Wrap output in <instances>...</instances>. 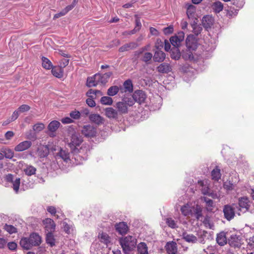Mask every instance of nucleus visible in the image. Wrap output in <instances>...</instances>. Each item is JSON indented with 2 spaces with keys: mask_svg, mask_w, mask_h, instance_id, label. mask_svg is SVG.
Instances as JSON below:
<instances>
[{
  "mask_svg": "<svg viewBox=\"0 0 254 254\" xmlns=\"http://www.w3.org/2000/svg\"><path fill=\"white\" fill-rule=\"evenodd\" d=\"M19 113H20L17 110L14 111L10 117V119L8 120V121H7V122L5 124V125L11 122H13V121H15V120H16L19 116Z\"/></svg>",
  "mask_w": 254,
  "mask_h": 254,
  "instance_id": "59",
  "label": "nucleus"
},
{
  "mask_svg": "<svg viewBox=\"0 0 254 254\" xmlns=\"http://www.w3.org/2000/svg\"><path fill=\"white\" fill-rule=\"evenodd\" d=\"M69 63V60L67 59H62L59 62V66L64 69Z\"/></svg>",
  "mask_w": 254,
  "mask_h": 254,
  "instance_id": "62",
  "label": "nucleus"
},
{
  "mask_svg": "<svg viewBox=\"0 0 254 254\" xmlns=\"http://www.w3.org/2000/svg\"><path fill=\"white\" fill-rule=\"evenodd\" d=\"M74 7L73 5H69L63 9L59 14L61 16L65 15L69 11L71 10Z\"/></svg>",
  "mask_w": 254,
  "mask_h": 254,
  "instance_id": "58",
  "label": "nucleus"
},
{
  "mask_svg": "<svg viewBox=\"0 0 254 254\" xmlns=\"http://www.w3.org/2000/svg\"><path fill=\"white\" fill-rule=\"evenodd\" d=\"M5 180L6 182L12 184V188L16 193H17L19 190V186L20 184V179L19 178H16L14 179L13 175L8 174L5 176Z\"/></svg>",
  "mask_w": 254,
  "mask_h": 254,
  "instance_id": "8",
  "label": "nucleus"
},
{
  "mask_svg": "<svg viewBox=\"0 0 254 254\" xmlns=\"http://www.w3.org/2000/svg\"><path fill=\"white\" fill-rule=\"evenodd\" d=\"M226 11V16L229 18L236 16L238 13V9L235 8L234 7H229L228 9H225Z\"/></svg>",
  "mask_w": 254,
  "mask_h": 254,
  "instance_id": "42",
  "label": "nucleus"
},
{
  "mask_svg": "<svg viewBox=\"0 0 254 254\" xmlns=\"http://www.w3.org/2000/svg\"><path fill=\"white\" fill-rule=\"evenodd\" d=\"M196 42L195 36L192 34L188 35L186 40V45L189 48H191L195 44Z\"/></svg>",
  "mask_w": 254,
  "mask_h": 254,
  "instance_id": "29",
  "label": "nucleus"
},
{
  "mask_svg": "<svg viewBox=\"0 0 254 254\" xmlns=\"http://www.w3.org/2000/svg\"><path fill=\"white\" fill-rule=\"evenodd\" d=\"M51 72L54 76L58 78H61L64 76V69L59 66L52 67Z\"/></svg>",
  "mask_w": 254,
  "mask_h": 254,
  "instance_id": "27",
  "label": "nucleus"
},
{
  "mask_svg": "<svg viewBox=\"0 0 254 254\" xmlns=\"http://www.w3.org/2000/svg\"><path fill=\"white\" fill-rule=\"evenodd\" d=\"M166 250L168 254H176L177 253V246L175 242H168L166 246Z\"/></svg>",
  "mask_w": 254,
  "mask_h": 254,
  "instance_id": "20",
  "label": "nucleus"
},
{
  "mask_svg": "<svg viewBox=\"0 0 254 254\" xmlns=\"http://www.w3.org/2000/svg\"><path fill=\"white\" fill-rule=\"evenodd\" d=\"M137 47H138V44L134 42H131L128 43H126L121 46L119 49V51L120 52H124L126 51H129L130 50H133L135 49Z\"/></svg>",
  "mask_w": 254,
  "mask_h": 254,
  "instance_id": "21",
  "label": "nucleus"
},
{
  "mask_svg": "<svg viewBox=\"0 0 254 254\" xmlns=\"http://www.w3.org/2000/svg\"><path fill=\"white\" fill-rule=\"evenodd\" d=\"M60 123L56 120L50 123L48 126V129L49 131L48 134L50 137H55L56 136L55 132L60 127Z\"/></svg>",
  "mask_w": 254,
  "mask_h": 254,
  "instance_id": "10",
  "label": "nucleus"
},
{
  "mask_svg": "<svg viewBox=\"0 0 254 254\" xmlns=\"http://www.w3.org/2000/svg\"><path fill=\"white\" fill-rule=\"evenodd\" d=\"M251 206L250 201L247 197H241L238 200V206L237 205L236 208L238 211V214L240 215V212L245 213L248 211Z\"/></svg>",
  "mask_w": 254,
  "mask_h": 254,
  "instance_id": "5",
  "label": "nucleus"
},
{
  "mask_svg": "<svg viewBox=\"0 0 254 254\" xmlns=\"http://www.w3.org/2000/svg\"><path fill=\"white\" fill-rule=\"evenodd\" d=\"M31 145V141L29 140L23 141L15 146L14 150L16 152H22L29 149Z\"/></svg>",
  "mask_w": 254,
  "mask_h": 254,
  "instance_id": "13",
  "label": "nucleus"
},
{
  "mask_svg": "<svg viewBox=\"0 0 254 254\" xmlns=\"http://www.w3.org/2000/svg\"><path fill=\"white\" fill-rule=\"evenodd\" d=\"M158 71L160 73H168L171 70L169 64L164 63L157 67Z\"/></svg>",
  "mask_w": 254,
  "mask_h": 254,
  "instance_id": "30",
  "label": "nucleus"
},
{
  "mask_svg": "<svg viewBox=\"0 0 254 254\" xmlns=\"http://www.w3.org/2000/svg\"><path fill=\"white\" fill-rule=\"evenodd\" d=\"M4 229L9 234L15 233L17 232V229L12 225L5 224Z\"/></svg>",
  "mask_w": 254,
  "mask_h": 254,
  "instance_id": "54",
  "label": "nucleus"
},
{
  "mask_svg": "<svg viewBox=\"0 0 254 254\" xmlns=\"http://www.w3.org/2000/svg\"><path fill=\"white\" fill-rule=\"evenodd\" d=\"M89 119L92 123L97 125H100L104 123V119L97 114H92L90 115Z\"/></svg>",
  "mask_w": 254,
  "mask_h": 254,
  "instance_id": "23",
  "label": "nucleus"
},
{
  "mask_svg": "<svg viewBox=\"0 0 254 254\" xmlns=\"http://www.w3.org/2000/svg\"><path fill=\"white\" fill-rule=\"evenodd\" d=\"M42 66L47 69H51L53 67L52 62L47 58L42 57Z\"/></svg>",
  "mask_w": 254,
  "mask_h": 254,
  "instance_id": "41",
  "label": "nucleus"
},
{
  "mask_svg": "<svg viewBox=\"0 0 254 254\" xmlns=\"http://www.w3.org/2000/svg\"><path fill=\"white\" fill-rule=\"evenodd\" d=\"M237 204L233 203L232 205L226 204L223 206V212L224 218L228 221H230L234 218L235 215V209Z\"/></svg>",
  "mask_w": 254,
  "mask_h": 254,
  "instance_id": "4",
  "label": "nucleus"
},
{
  "mask_svg": "<svg viewBox=\"0 0 254 254\" xmlns=\"http://www.w3.org/2000/svg\"><path fill=\"white\" fill-rule=\"evenodd\" d=\"M192 207H191L189 204H186L183 205L181 208V211L184 216H189L192 215Z\"/></svg>",
  "mask_w": 254,
  "mask_h": 254,
  "instance_id": "35",
  "label": "nucleus"
},
{
  "mask_svg": "<svg viewBox=\"0 0 254 254\" xmlns=\"http://www.w3.org/2000/svg\"><path fill=\"white\" fill-rule=\"evenodd\" d=\"M81 133L85 137H93L95 136L97 130L96 128L93 126L88 125L84 126L81 130Z\"/></svg>",
  "mask_w": 254,
  "mask_h": 254,
  "instance_id": "7",
  "label": "nucleus"
},
{
  "mask_svg": "<svg viewBox=\"0 0 254 254\" xmlns=\"http://www.w3.org/2000/svg\"><path fill=\"white\" fill-rule=\"evenodd\" d=\"M152 57L153 55L151 53L146 52L143 54L141 60L146 64H148L150 63L149 62L152 59Z\"/></svg>",
  "mask_w": 254,
  "mask_h": 254,
  "instance_id": "46",
  "label": "nucleus"
},
{
  "mask_svg": "<svg viewBox=\"0 0 254 254\" xmlns=\"http://www.w3.org/2000/svg\"><path fill=\"white\" fill-rule=\"evenodd\" d=\"M57 157L62 159L64 162L67 163L70 161H72V159H70V154L68 150L66 149H64L60 148V151L57 154Z\"/></svg>",
  "mask_w": 254,
  "mask_h": 254,
  "instance_id": "15",
  "label": "nucleus"
},
{
  "mask_svg": "<svg viewBox=\"0 0 254 254\" xmlns=\"http://www.w3.org/2000/svg\"><path fill=\"white\" fill-rule=\"evenodd\" d=\"M194 216L197 220H199L202 216V208L199 205L193 206L192 209V215Z\"/></svg>",
  "mask_w": 254,
  "mask_h": 254,
  "instance_id": "28",
  "label": "nucleus"
},
{
  "mask_svg": "<svg viewBox=\"0 0 254 254\" xmlns=\"http://www.w3.org/2000/svg\"><path fill=\"white\" fill-rule=\"evenodd\" d=\"M213 22V18L209 15L204 16L201 20L202 24L205 29L210 28Z\"/></svg>",
  "mask_w": 254,
  "mask_h": 254,
  "instance_id": "19",
  "label": "nucleus"
},
{
  "mask_svg": "<svg viewBox=\"0 0 254 254\" xmlns=\"http://www.w3.org/2000/svg\"><path fill=\"white\" fill-rule=\"evenodd\" d=\"M74 7L73 5H69L63 9L59 14L61 16L65 15L69 11L71 10Z\"/></svg>",
  "mask_w": 254,
  "mask_h": 254,
  "instance_id": "57",
  "label": "nucleus"
},
{
  "mask_svg": "<svg viewBox=\"0 0 254 254\" xmlns=\"http://www.w3.org/2000/svg\"><path fill=\"white\" fill-rule=\"evenodd\" d=\"M105 115L110 119H117L120 116L117 109L112 107L106 108L105 109Z\"/></svg>",
  "mask_w": 254,
  "mask_h": 254,
  "instance_id": "16",
  "label": "nucleus"
},
{
  "mask_svg": "<svg viewBox=\"0 0 254 254\" xmlns=\"http://www.w3.org/2000/svg\"><path fill=\"white\" fill-rule=\"evenodd\" d=\"M182 57L185 60H192L193 56L192 53L190 51H188L182 54Z\"/></svg>",
  "mask_w": 254,
  "mask_h": 254,
  "instance_id": "55",
  "label": "nucleus"
},
{
  "mask_svg": "<svg viewBox=\"0 0 254 254\" xmlns=\"http://www.w3.org/2000/svg\"><path fill=\"white\" fill-rule=\"evenodd\" d=\"M202 199L206 203L207 209L208 211H211L213 207V201L207 197H203Z\"/></svg>",
  "mask_w": 254,
  "mask_h": 254,
  "instance_id": "49",
  "label": "nucleus"
},
{
  "mask_svg": "<svg viewBox=\"0 0 254 254\" xmlns=\"http://www.w3.org/2000/svg\"><path fill=\"white\" fill-rule=\"evenodd\" d=\"M228 243L231 247H240L241 245V236L232 235L228 239Z\"/></svg>",
  "mask_w": 254,
  "mask_h": 254,
  "instance_id": "11",
  "label": "nucleus"
},
{
  "mask_svg": "<svg viewBox=\"0 0 254 254\" xmlns=\"http://www.w3.org/2000/svg\"><path fill=\"white\" fill-rule=\"evenodd\" d=\"M170 42L172 45L173 47H177L178 48L181 45V42L179 41L178 38L175 36H172L170 39Z\"/></svg>",
  "mask_w": 254,
  "mask_h": 254,
  "instance_id": "48",
  "label": "nucleus"
},
{
  "mask_svg": "<svg viewBox=\"0 0 254 254\" xmlns=\"http://www.w3.org/2000/svg\"><path fill=\"white\" fill-rule=\"evenodd\" d=\"M123 86L126 91H127L128 92H132L133 91V85L130 79L126 80L123 84Z\"/></svg>",
  "mask_w": 254,
  "mask_h": 254,
  "instance_id": "43",
  "label": "nucleus"
},
{
  "mask_svg": "<svg viewBox=\"0 0 254 254\" xmlns=\"http://www.w3.org/2000/svg\"><path fill=\"white\" fill-rule=\"evenodd\" d=\"M29 239L32 247L38 246L41 243V238L37 233H33L30 235Z\"/></svg>",
  "mask_w": 254,
  "mask_h": 254,
  "instance_id": "17",
  "label": "nucleus"
},
{
  "mask_svg": "<svg viewBox=\"0 0 254 254\" xmlns=\"http://www.w3.org/2000/svg\"><path fill=\"white\" fill-rule=\"evenodd\" d=\"M115 227L116 231L122 235L126 234L128 231L127 225L124 222L116 224Z\"/></svg>",
  "mask_w": 254,
  "mask_h": 254,
  "instance_id": "22",
  "label": "nucleus"
},
{
  "mask_svg": "<svg viewBox=\"0 0 254 254\" xmlns=\"http://www.w3.org/2000/svg\"><path fill=\"white\" fill-rule=\"evenodd\" d=\"M166 58V54L161 50H157L154 53L153 60L155 62L161 63L164 61Z\"/></svg>",
  "mask_w": 254,
  "mask_h": 254,
  "instance_id": "26",
  "label": "nucleus"
},
{
  "mask_svg": "<svg viewBox=\"0 0 254 254\" xmlns=\"http://www.w3.org/2000/svg\"><path fill=\"white\" fill-rule=\"evenodd\" d=\"M112 74V72L111 71L104 74L97 73L95 74V77H96V79L98 80L99 83L105 84L108 81L109 79Z\"/></svg>",
  "mask_w": 254,
  "mask_h": 254,
  "instance_id": "14",
  "label": "nucleus"
},
{
  "mask_svg": "<svg viewBox=\"0 0 254 254\" xmlns=\"http://www.w3.org/2000/svg\"><path fill=\"white\" fill-rule=\"evenodd\" d=\"M83 141L82 137L76 133H73L70 138V142L68 143L71 151L79 146Z\"/></svg>",
  "mask_w": 254,
  "mask_h": 254,
  "instance_id": "6",
  "label": "nucleus"
},
{
  "mask_svg": "<svg viewBox=\"0 0 254 254\" xmlns=\"http://www.w3.org/2000/svg\"><path fill=\"white\" fill-rule=\"evenodd\" d=\"M181 52L179 48L172 47L171 49V57L173 59L178 60L181 57Z\"/></svg>",
  "mask_w": 254,
  "mask_h": 254,
  "instance_id": "37",
  "label": "nucleus"
},
{
  "mask_svg": "<svg viewBox=\"0 0 254 254\" xmlns=\"http://www.w3.org/2000/svg\"><path fill=\"white\" fill-rule=\"evenodd\" d=\"M43 223L47 232H53L55 231L56 224L53 220L51 218H46L43 220Z\"/></svg>",
  "mask_w": 254,
  "mask_h": 254,
  "instance_id": "12",
  "label": "nucleus"
},
{
  "mask_svg": "<svg viewBox=\"0 0 254 254\" xmlns=\"http://www.w3.org/2000/svg\"><path fill=\"white\" fill-rule=\"evenodd\" d=\"M119 91V88L118 86H111L107 90V95L109 96L116 95Z\"/></svg>",
  "mask_w": 254,
  "mask_h": 254,
  "instance_id": "44",
  "label": "nucleus"
},
{
  "mask_svg": "<svg viewBox=\"0 0 254 254\" xmlns=\"http://www.w3.org/2000/svg\"><path fill=\"white\" fill-rule=\"evenodd\" d=\"M226 233L223 231L217 235L216 239L217 244L220 246H223L227 244Z\"/></svg>",
  "mask_w": 254,
  "mask_h": 254,
  "instance_id": "24",
  "label": "nucleus"
},
{
  "mask_svg": "<svg viewBox=\"0 0 254 254\" xmlns=\"http://www.w3.org/2000/svg\"><path fill=\"white\" fill-rule=\"evenodd\" d=\"M99 238L102 243L107 245L110 243V237L105 233H102L100 234L99 235Z\"/></svg>",
  "mask_w": 254,
  "mask_h": 254,
  "instance_id": "45",
  "label": "nucleus"
},
{
  "mask_svg": "<svg viewBox=\"0 0 254 254\" xmlns=\"http://www.w3.org/2000/svg\"><path fill=\"white\" fill-rule=\"evenodd\" d=\"M119 243L122 246L124 253L125 254H129L130 252L135 249L136 246L137 240L135 237L129 235L121 238L119 239Z\"/></svg>",
  "mask_w": 254,
  "mask_h": 254,
  "instance_id": "2",
  "label": "nucleus"
},
{
  "mask_svg": "<svg viewBox=\"0 0 254 254\" xmlns=\"http://www.w3.org/2000/svg\"><path fill=\"white\" fill-rule=\"evenodd\" d=\"M101 103L103 105H111L113 103V99L109 96H103L101 98Z\"/></svg>",
  "mask_w": 254,
  "mask_h": 254,
  "instance_id": "51",
  "label": "nucleus"
},
{
  "mask_svg": "<svg viewBox=\"0 0 254 254\" xmlns=\"http://www.w3.org/2000/svg\"><path fill=\"white\" fill-rule=\"evenodd\" d=\"M197 19L195 18L193 22L190 23L191 28L192 29V32L194 34V35L195 36H198L199 34H200L202 30V26L200 25L197 24Z\"/></svg>",
  "mask_w": 254,
  "mask_h": 254,
  "instance_id": "18",
  "label": "nucleus"
},
{
  "mask_svg": "<svg viewBox=\"0 0 254 254\" xmlns=\"http://www.w3.org/2000/svg\"><path fill=\"white\" fill-rule=\"evenodd\" d=\"M98 83L99 82L95 77V74L87 78L86 86L88 87L96 86Z\"/></svg>",
  "mask_w": 254,
  "mask_h": 254,
  "instance_id": "36",
  "label": "nucleus"
},
{
  "mask_svg": "<svg viewBox=\"0 0 254 254\" xmlns=\"http://www.w3.org/2000/svg\"><path fill=\"white\" fill-rule=\"evenodd\" d=\"M195 8L194 6L192 5H190L187 10V14L189 19H191L192 20L195 19Z\"/></svg>",
  "mask_w": 254,
  "mask_h": 254,
  "instance_id": "38",
  "label": "nucleus"
},
{
  "mask_svg": "<svg viewBox=\"0 0 254 254\" xmlns=\"http://www.w3.org/2000/svg\"><path fill=\"white\" fill-rule=\"evenodd\" d=\"M36 169L34 167L29 165L24 169L25 174L28 176H31L35 174Z\"/></svg>",
  "mask_w": 254,
  "mask_h": 254,
  "instance_id": "50",
  "label": "nucleus"
},
{
  "mask_svg": "<svg viewBox=\"0 0 254 254\" xmlns=\"http://www.w3.org/2000/svg\"><path fill=\"white\" fill-rule=\"evenodd\" d=\"M70 116L73 119L77 120L79 119L80 117V113L78 111H73L70 112Z\"/></svg>",
  "mask_w": 254,
  "mask_h": 254,
  "instance_id": "63",
  "label": "nucleus"
},
{
  "mask_svg": "<svg viewBox=\"0 0 254 254\" xmlns=\"http://www.w3.org/2000/svg\"><path fill=\"white\" fill-rule=\"evenodd\" d=\"M55 241L53 232H47L46 237V243L51 247H53L55 245Z\"/></svg>",
  "mask_w": 254,
  "mask_h": 254,
  "instance_id": "39",
  "label": "nucleus"
},
{
  "mask_svg": "<svg viewBox=\"0 0 254 254\" xmlns=\"http://www.w3.org/2000/svg\"><path fill=\"white\" fill-rule=\"evenodd\" d=\"M91 147L88 144L84 143L79 148L73 149L72 162L76 165L81 164L83 161L86 160L90 154Z\"/></svg>",
  "mask_w": 254,
  "mask_h": 254,
  "instance_id": "1",
  "label": "nucleus"
},
{
  "mask_svg": "<svg viewBox=\"0 0 254 254\" xmlns=\"http://www.w3.org/2000/svg\"><path fill=\"white\" fill-rule=\"evenodd\" d=\"M2 153L3 155V157L6 158L11 159L14 156V152L12 150L9 148H5L2 151Z\"/></svg>",
  "mask_w": 254,
  "mask_h": 254,
  "instance_id": "47",
  "label": "nucleus"
},
{
  "mask_svg": "<svg viewBox=\"0 0 254 254\" xmlns=\"http://www.w3.org/2000/svg\"><path fill=\"white\" fill-rule=\"evenodd\" d=\"M146 96L144 91L142 90H136L133 94L132 97H128L134 100V104L135 102H137L139 104L143 103L146 99Z\"/></svg>",
  "mask_w": 254,
  "mask_h": 254,
  "instance_id": "9",
  "label": "nucleus"
},
{
  "mask_svg": "<svg viewBox=\"0 0 254 254\" xmlns=\"http://www.w3.org/2000/svg\"><path fill=\"white\" fill-rule=\"evenodd\" d=\"M137 251L139 254H148V248L144 242L139 243L137 246Z\"/></svg>",
  "mask_w": 254,
  "mask_h": 254,
  "instance_id": "34",
  "label": "nucleus"
},
{
  "mask_svg": "<svg viewBox=\"0 0 254 254\" xmlns=\"http://www.w3.org/2000/svg\"><path fill=\"white\" fill-rule=\"evenodd\" d=\"M223 3L219 1L214 2L211 5L212 9L216 13H218L221 11L223 9Z\"/></svg>",
  "mask_w": 254,
  "mask_h": 254,
  "instance_id": "32",
  "label": "nucleus"
},
{
  "mask_svg": "<svg viewBox=\"0 0 254 254\" xmlns=\"http://www.w3.org/2000/svg\"><path fill=\"white\" fill-rule=\"evenodd\" d=\"M45 128V125L42 123H38L33 126V129L37 132L42 131Z\"/></svg>",
  "mask_w": 254,
  "mask_h": 254,
  "instance_id": "53",
  "label": "nucleus"
},
{
  "mask_svg": "<svg viewBox=\"0 0 254 254\" xmlns=\"http://www.w3.org/2000/svg\"><path fill=\"white\" fill-rule=\"evenodd\" d=\"M98 92L97 90L93 89H89L87 93H86V95L88 97H91L92 98H96V92Z\"/></svg>",
  "mask_w": 254,
  "mask_h": 254,
  "instance_id": "64",
  "label": "nucleus"
},
{
  "mask_svg": "<svg viewBox=\"0 0 254 254\" xmlns=\"http://www.w3.org/2000/svg\"><path fill=\"white\" fill-rule=\"evenodd\" d=\"M182 236L183 239L188 243H195L197 241V238L196 236L193 234H188L186 232H184Z\"/></svg>",
  "mask_w": 254,
  "mask_h": 254,
  "instance_id": "25",
  "label": "nucleus"
},
{
  "mask_svg": "<svg viewBox=\"0 0 254 254\" xmlns=\"http://www.w3.org/2000/svg\"><path fill=\"white\" fill-rule=\"evenodd\" d=\"M166 223L168 226L171 228L175 229L177 228V223L171 218H167L166 219Z\"/></svg>",
  "mask_w": 254,
  "mask_h": 254,
  "instance_id": "52",
  "label": "nucleus"
},
{
  "mask_svg": "<svg viewBox=\"0 0 254 254\" xmlns=\"http://www.w3.org/2000/svg\"><path fill=\"white\" fill-rule=\"evenodd\" d=\"M30 109V107L28 105L23 104L21 105L18 109V111L21 113H24L25 112L28 111Z\"/></svg>",
  "mask_w": 254,
  "mask_h": 254,
  "instance_id": "61",
  "label": "nucleus"
},
{
  "mask_svg": "<svg viewBox=\"0 0 254 254\" xmlns=\"http://www.w3.org/2000/svg\"><path fill=\"white\" fill-rule=\"evenodd\" d=\"M20 246L25 250H30L32 248L31 242L29 238H23L20 241Z\"/></svg>",
  "mask_w": 254,
  "mask_h": 254,
  "instance_id": "31",
  "label": "nucleus"
},
{
  "mask_svg": "<svg viewBox=\"0 0 254 254\" xmlns=\"http://www.w3.org/2000/svg\"><path fill=\"white\" fill-rule=\"evenodd\" d=\"M211 177L212 179L215 181H218L221 178L220 169L218 166H216L211 171Z\"/></svg>",
  "mask_w": 254,
  "mask_h": 254,
  "instance_id": "33",
  "label": "nucleus"
},
{
  "mask_svg": "<svg viewBox=\"0 0 254 254\" xmlns=\"http://www.w3.org/2000/svg\"><path fill=\"white\" fill-rule=\"evenodd\" d=\"M134 105V100L128 97H124L122 101L117 102L115 106L120 116L128 113V107Z\"/></svg>",
  "mask_w": 254,
  "mask_h": 254,
  "instance_id": "3",
  "label": "nucleus"
},
{
  "mask_svg": "<svg viewBox=\"0 0 254 254\" xmlns=\"http://www.w3.org/2000/svg\"><path fill=\"white\" fill-rule=\"evenodd\" d=\"M204 225L208 227L209 229L213 230L214 229V225L212 222H211L209 218L205 217L203 221Z\"/></svg>",
  "mask_w": 254,
  "mask_h": 254,
  "instance_id": "56",
  "label": "nucleus"
},
{
  "mask_svg": "<svg viewBox=\"0 0 254 254\" xmlns=\"http://www.w3.org/2000/svg\"><path fill=\"white\" fill-rule=\"evenodd\" d=\"M135 26L134 28L130 31V34H133L138 31L141 27L140 17L137 15H135Z\"/></svg>",
  "mask_w": 254,
  "mask_h": 254,
  "instance_id": "40",
  "label": "nucleus"
},
{
  "mask_svg": "<svg viewBox=\"0 0 254 254\" xmlns=\"http://www.w3.org/2000/svg\"><path fill=\"white\" fill-rule=\"evenodd\" d=\"M223 186L225 189L230 190L234 189V185L230 181H226L224 183Z\"/></svg>",
  "mask_w": 254,
  "mask_h": 254,
  "instance_id": "60",
  "label": "nucleus"
}]
</instances>
